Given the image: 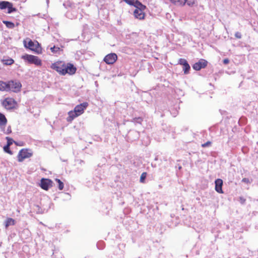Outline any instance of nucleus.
Listing matches in <instances>:
<instances>
[{"instance_id":"nucleus-5","label":"nucleus","mask_w":258,"mask_h":258,"mask_svg":"<svg viewBox=\"0 0 258 258\" xmlns=\"http://www.w3.org/2000/svg\"><path fill=\"white\" fill-rule=\"evenodd\" d=\"M2 105L7 110H12L17 107V102L13 98H6L2 102Z\"/></svg>"},{"instance_id":"nucleus-34","label":"nucleus","mask_w":258,"mask_h":258,"mask_svg":"<svg viewBox=\"0 0 258 258\" xmlns=\"http://www.w3.org/2000/svg\"><path fill=\"white\" fill-rule=\"evenodd\" d=\"M229 63V60L227 58V64H228Z\"/></svg>"},{"instance_id":"nucleus-25","label":"nucleus","mask_w":258,"mask_h":258,"mask_svg":"<svg viewBox=\"0 0 258 258\" xmlns=\"http://www.w3.org/2000/svg\"><path fill=\"white\" fill-rule=\"evenodd\" d=\"M4 62L5 64L11 65L13 63H14V60L13 59L10 58V59L4 60Z\"/></svg>"},{"instance_id":"nucleus-33","label":"nucleus","mask_w":258,"mask_h":258,"mask_svg":"<svg viewBox=\"0 0 258 258\" xmlns=\"http://www.w3.org/2000/svg\"><path fill=\"white\" fill-rule=\"evenodd\" d=\"M223 62L224 64H226V59H223Z\"/></svg>"},{"instance_id":"nucleus-19","label":"nucleus","mask_w":258,"mask_h":258,"mask_svg":"<svg viewBox=\"0 0 258 258\" xmlns=\"http://www.w3.org/2000/svg\"><path fill=\"white\" fill-rule=\"evenodd\" d=\"M15 224V221L12 218H8L5 222V226L8 227L10 225H14Z\"/></svg>"},{"instance_id":"nucleus-10","label":"nucleus","mask_w":258,"mask_h":258,"mask_svg":"<svg viewBox=\"0 0 258 258\" xmlns=\"http://www.w3.org/2000/svg\"><path fill=\"white\" fill-rule=\"evenodd\" d=\"M88 106L87 102H83L80 104L77 105L74 109L76 113L79 115H81L84 112V110Z\"/></svg>"},{"instance_id":"nucleus-17","label":"nucleus","mask_w":258,"mask_h":258,"mask_svg":"<svg viewBox=\"0 0 258 258\" xmlns=\"http://www.w3.org/2000/svg\"><path fill=\"white\" fill-rule=\"evenodd\" d=\"M173 5L177 7H183L185 5V0H169Z\"/></svg>"},{"instance_id":"nucleus-11","label":"nucleus","mask_w":258,"mask_h":258,"mask_svg":"<svg viewBox=\"0 0 258 258\" xmlns=\"http://www.w3.org/2000/svg\"><path fill=\"white\" fill-rule=\"evenodd\" d=\"M52 186V181L47 178H42L41 180L40 186L45 190H47L49 187Z\"/></svg>"},{"instance_id":"nucleus-12","label":"nucleus","mask_w":258,"mask_h":258,"mask_svg":"<svg viewBox=\"0 0 258 258\" xmlns=\"http://www.w3.org/2000/svg\"><path fill=\"white\" fill-rule=\"evenodd\" d=\"M178 64L183 66V71L184 74H188L190 71V66L187 60L184 58H180L178 60Z\"/></svg>"},{"instance_id":"nucleus-30","label":"nucleus","mask_w":258,"mask_h":258,"mask_svg":"<svg viewBox=\"0 0 258 258\" xmlns=\"http://www.w3.org/2000/svg\"><path fill=\"white\" fill-rule=\"evenodd\" d=\"M211 142L208 141L206 143L203 144L202 145V147L203 148H205V147H207L211 146Z\"/></svg>"},{"instance_id":"nucleus-16","label":"nucleus","mask_w":258,"mask_h":258,"mask_svg":"<svg viewBox=\"0 0 258 258\" xmlns=\"http://www.w3.org/2000/svg\"><path fill=\"white\" fill-rule=\"evenodd\" d=\"M9 81L4 82L0 81V91H9Z\"/></svg>"},{"instance_id":"nucleus-24","label":"nucleus","mask_w":258,"mask_h":258,"mask_svg":"<svg viewBox=\"0 0 258 258\" xmlns=\"http://www.w3.org/2000/svg\"><path fill=\"white\" fill-rule=\"evenodd\" d=\"M55 181L58 183V188L59 190H62L63 188V183L59 179H55Z\"/></svg>"},{"instance_id":"nucleus-28","label":"nucleus","mask_w":258,"mask_h":258,"mask_svg":"<svg viewBox=\"0 0 258 258\" xmlns=\"http://www.w3.org/2000/svg\"><path fill=\"white\" fill-rule=\"evenodd\" d=\"M252 181V179H249L248 178H244L242 179V182L246 183H250Z\"/></svg>"},{"instance_id":"nucleus-9","label":"nucleus","mask_w":258,"mask_h":258,"mask_svg":"<svg viewBox=\"0 0 258 258\" xmlns=\"http://www.w3.org/2000/svg\"><path fill=\"white\" fill-rule=\"evenodd\" d=\"M117 59V55L114 53H109L104 58V61L108 64H113Z\"/></svg>"},{"instance_id":"nucleus-7","label":"nucleus","mask_w":258,"mask_h":258,"mask_svg":"<svg viewBox=\"0 0 258 258\" xmlns=\"http://www.w3.org/2000/svg\"><path fill=\"white\" fill-rule=\"evenodd\" d=\"M22 85L19 81H9V91L18 92L20 91Z\"/></svg>"},{"instance_id":"nucleus-13","label":"nucleus","mask_w":258,"mask_h":258,"mask_svg":"<svg viewBox=\"0 0 258 258\" xmlns=\"http://www.w3.org/2000/svg\"><path fill=\"white\" fill-rule=\"evenodd\" d=\"M208 64L207 61L201 59L198 62L194 64L192 68L195 70L199 71L201 69L205 68Z\"/></svg>"},{"instance_id":"nucleus-14","label":"nucleus","mask_w":258,"mask_h":258,"mask_svg":"<svg viewBox=\"0 0 258 258\" xmlns=\"http://www.w3.org/2000/svg\"><path fill=\"white\" fill-rule=\"evenodd\" d=\"M223 181L221 179H218L215 181V189L219 193H222V186Z\"/></svg>"},{"instance_id":"nucleus-21","label":"nucleus","mask_w":258,"mask_h":258,"mask_svg":"<svg viewBox=\"0 0 258 258\" xmlns=\"http://www.w3.org/2000/svg\"><path fill=\"white\" fill-rule=\"evenodd\" d=\"M3 23L6 25L7 27L9 28H14L15 27V25L13 23L9 21H4Z\"/></svg>"},{"instance_id":"nucleus-8","label":"nucleus","mask_w":258,"mask_h":258,"mask_svg":"<svg viewBox=\"0 0 258 258\" xmlns=\"http://www.w3.org/2000/svg\"><path fill=\"white\" fill-rule=\"evenodd\" d=\"M6 8L8 10V13H11L17 11V9L13 7L12 3L7 1L0 2V10H4Z\"/></svg>"},{"instance_id":"nucleus-26","label":"nucleus","mask_w":258,"mask_h":258,"mask_svg":"<svg viewBox=\"0 0 258 258\" xmlns=\"http://www.w3.org/2000/svg\"><path fill=\"white\" fill-rule=\"evenodd\" d=\"M6 140L7 141V144L8 146H11V145L13 144V143L14 142L15 144H16V142H15L14 141V140H13V139L9 137H6Z\"/></svg>"},{"instance_id":"nucleus-31","label":"nucleus","mask_w":258,"mask_h":258,"mask_svg":"<svg viewBox=\"0 0 258 258\" xmlns=\"http://www.w3.org/2000/svg\"><path fill=\"white\" fill-rule=\"evenodd\" d=\"M235 36L238 39H240L241 38V33H240L239 32H236L235 33Z\"/></svg>"},{"instance_id":"nucleus-4","label":"nucleus","mask_w":258,"mask_h":258,"mask_svg":"<svg viewBox=\"0 0 258 258\" xmlns=\"http://www.w3.org/2000/svg\"><path fill=\"white\" fill-rule=\"evenodd\" d=\"M21 58L29 63L34 64L39 67L42 66V60L37 56L25 54L22 55Z\"/></svg>"},{"instance_id":"nucleus-15","label":"nucleus","mask_w":258,"mask_h":258,"mask_svg":"<svg viewBox=\"0 0 258 258\" xmlns=\"http://www.w3.org/2000/svg\"><path fill=\"white\" fill-rule=\"evenodd\" d=\"M79 116V115L75 112V111L71 110L68 112V116L67 118L68 122H71L74 118Z\"/></svg>"},{"instance_id":"nucleus-29","label":"nucleus","mask_w":258,"mask_h":258,"mask_svg":"<svg viewBox=\"0 0 258 258\" xmlns=\"http://www.w3.org/2000/svg\"><path fill=\"white\" fill-rule=\"evenodd\" d=\"M238 201L240 202V204L243 205L245 204V201H246V200L245 198H244L243 197H240L239 198V200H238Z\"/></svg>"},{"instance_id":"nucleus-22","label":"nucleus","mask_w":258,"mask_h":258,"mask_svg":"<svg viewBox=\"0 0 258 258\" xmlns=\"http://www.w3.org/2000/svg\"><path fill=\"white\" fill-rule=\"evenodd\" d=\"M147 173L146 172H143L141 175L140 181L141 183H145V179L147 177Z\"/></svg>"},{"instance_id":"nucleus-18","label":"nucleus","mask_w":258,"mask_h":258,"mask_svg":"<svg viewBox=\"0 0 258 258\" xmlns=\"http://www.w3.org/2000/svg\"><path fill=\"white\" fill-rule=\"evenodd\" d=\"M7 123V119L5 116L0 112V126H5Z\"/></svg>"},{"instance_id":"nucleus-1","label":"nucleus","mask_w":258,"mask_h":258,"mask_svg":"<svg viewBox=\"0 0 258 258\" xmlns=\"http://www.w3.org/2000/svg\"><path fill=\"white\" fill-rule=\"evenodd\" d=\"M50 68L55 71L58 74L61 76H65L67 74L73 75L77 71V68L73 63H66L63 60H57L52 63Z\"/></svg>"},{"instance_id":"nucleus-3","label":"nucleus","mask_w":258,"mask_h":258,"mask_svg":"<svg viewBox=\"0 0 258 258\" xmlns=\"http://www.w3.org/2000/svg\"><path fill=\"white\" fill-rule=\"evenodd\" d=\"M136 9L134 11V15L135 17L139 20H144L145 17V13L144 11L146 7L143 5L140 2H136Z\"/></svg>"},{"instance_id":"nucleus-35","label":"nucleus","mask_w":258,"mask_h":258,"mask_svg":"<svg viewBox=\"0 0 258 258\" xmlns=\"http://www.w3.org/2000/svg\"><path fill=\"white\" fill-rule=\"evenodd\" d=\"M238 258H248L247 257H238Z\"/></svg>"},{"instance_id":"nucleus-2","label":"nucleus","mask_w":258,"mask_h":258,"mask_svg":"<svg viewBox=\"0 0 258 258\" xmlns=\"http://www.w3.org/2000/svg\"><path fill=\"white\" fill-rule=\"evenodd\" d=\"M23 43L26 48L30 49L36 53L40 54L42 53V49L38 41H33L30 39L28 38L24 40Z\"/></svg>"},{"instance_id":"nucleus-6","label":"nucleus","mask_w":258,"mask_h":258,"mask_svg":"<svg viewBox=\"0 0 258 258\" xmlns=\"http://www.w3.org/2000/svg\"><path fill=\"white\" fill-rule=\"evenodd\" d=\"M33 155L32 151L27 148H23L20 150L17 155L18 161L19 162H23L25 159L30 158Z\"/></svg>"},{"instance_id":"nucleus-23","label":"nucleus","mask_w":258,"mask_h":258,"mask_svg":"<svg viewBox=\"0 0 258 258\" xmlns=\"http://www.w3.org/2000/svg\"><path fill=\"white\" fill-rule=\"evenodd\" d=\"M196 2V0H185V4L186 3L187 5L190 7H192L195 5Z\"/></svg>"},{"instance_id":"nucleus-20","label":"nucleus","mask_w":258,"mask_h":258,"mask_svg":"<svg viewBox=\"0 0 258 258\" xmlns=\"http://www.w3.org/2000/svg\"><path fill=\"white\" fill-rule=\"evenodd\" d=\"M50 49L51 52L54 54H56V53L59 54L60 51H63V50L61 49L59 47H56L55 46H53V47H51L50 48Z\"/></svg>"},{"instance_id":"nucleus-27","label":"nucleus","mask_w":258,"mask_h":258,"mask_svg":"<svg viewBox=\"0 0 258 258\" xmlns=\"http://www.w3.org/2000/svg\"><path fill=\"white\" fill-rule=\"evenodd\" d=\"M4 150L8 153V154H10V155H12L13 154L12 152L11 151L10 149V146H8V145H6L4 147Z\"/></svg>"},{"instance_id":"nucleus-32","label":"nucleus","mask_w":258,"mask_h":258,"mask_svg":"<svg viewBox=\"0 0 258 258\" xmlns=\"http://www.w3.org/2000/svg\"><path fill=\"white\" fill-rule=\"evenodd\" d=\"M12 132V131H11V127H9L7 130V132H6V133L7 134H9L10 133H11Z\"/></svg>"}]
</instances>
